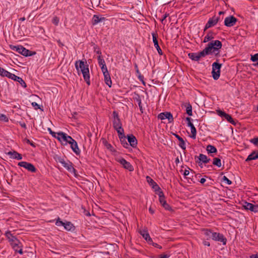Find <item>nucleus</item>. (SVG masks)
Instances as JSON below:
<instances>
[{
    "mask_svg": "<svg viewBox=\"0 0 258 258\" xmlns=\"http://www.w3.org/2000/svg\"><path fill=\"white\" fill-rule=\"evenodd\" d=\"M189 124H190L188 125V126L190 127L191 134V135H190V137L193 139H195L196 137V133H197L196 129L192 123H190Z\"/></svg>",
    "mask_w": 258,
    "mask_h": 258,
    "instance_id": "obj_29",
    "label": "nucleus"
},
{
    "mask_svg": "<svg viewBox=\"0 0 258 258\" xmlns=\"http://www.w3.org/2000/svg\"><path fill=\"white\" fill-rule=\"evenodd\" d=\"M149 210L151 214H153L154 213V210L151 208H150Z\"/></svg>",
    "mask_w": 258,
    "mask_h": 258,
    "instance_id": "obj_63",
    "label": "nucleus"
},
{
    "mask_svg": "<svg viewBox=\"0 0 258 258\" xmlns=\"http://www.w3.org/2000/svg\"><path fill=\"white\" fill-rule=\"evenodd\" d=\"M11 245L12 246L14 250L17 251V248L21 247L22 246L21 245V243L17 239L14 240L13 242H11Z\"/></svg>",
    "mask_w": 258,
    "mask_h": 258,
    "instance_id": "obj_25",
    "label": "nucleus"
},
{
    "mask_svg": "<svg viewBox=\"0 0 258 258\" xmlns=\"http://www.w3.org/2000/svg\"><path fill=\"white\" fill-rule=\"evenodd\" d=\"M158 118L161 120L168 119L169 122H171L173 120L172 114L168 112H165L160 113L158 116Z\"/></svg>",
    "mask_w": 258,
    "mask_h": 258,
    "instance_id": "obj_10",
    "label": "nucleus"
},
{
    "mask_svg": "<svg viewBox=\"0 0 258 258\" xmlns=\"http://www.w3.org/2000/svg\"><path fill=\"white\" fill-rule=\"evenodd\" d=\"M189 174V171L188 170H185L183 174L185 176L188 175Z\"/></svg>",
    "mask_w": 258,
    "mask_h": 258,
    "instance_id": "obj_55",
    "label": "nucleus"
},
{
    "mask_svg": "<svg viewBox=\"0 0 258 258\" xmlns=\"http://www.w3.org/2000/svg\"><path fill=\"white\" fill-rule=\"evenodd\" d=\"M219 18L216 16H214L212 18L210 19L205 26L204 31L215 25L219 21Z\"/></svg>",
    "mask_w": 258,
    "mask_h": 258,
    "instance_id": "obj_12",
    "label": "nucleus"
},
{
    "mask_svg": "<svg viewBox=\"0 0 258 258\" xmlns=\"http://www.w3.org/2000/svg\"><path fill=\"white\" fill-rule=\"evenodd\" d=\"M31 104L32 106L35 108V109H38L40 108L39 105L36 102H32Z\"/></svg>",
    "mask_w": 258,
    "mask_h": 258,
    "instance_id": "obj_52",
    "label": "nucleus"
},
{
    "mask_svg": "<svg viewBox=\"0 0 258 258\" xmlns=\"http://www.w3.org/2000/svg\"><path fill=\"white\" fill-rule=\"evenodd\" d=\"M217 112L219 116L224 117L228 122L232 124L235 125L236 123L235 121L229 114L220 110H217Z\"/></svg>",
    "mask_w": 258,
    "mask_h": 258,
    "instance_id": "obj_7",
    "label": "nucleus"
},
{
    "mask_svg": "<svg viewBox=\"0 0 258 258\" xmlns=\"http://www.w3.org/2000/svg\"><path fill=\"white\" fill-rule=\"evenodd\" d=\"M213 38H214L213 33L212 32H210L208 33L207 35L205 37L203 42L204 43L207 42Z\"/></svg>",
    "mask_w": 258,
    "mask_h": 258,
    "instance_id": "obj_32",
    "label": "nucleus"
},
{
    "mask_svg": "<svg viewBox=\"0 0 258 258\" xmlns=\"http://www.w3.org/2000/svg\"><path fill=\"white\" fill-rule=\"evenodd\" d=\"M190 120H191V118L190 117H187L186 118V120L187 121V125H188L190 124H189L190 123H191Z\"/></svg>",
    "mask_w": 258,
    "mask_h": 258,
    "instance_id": "obj_57",
    "label": "nucleus"
},
{
    "mask_svg": "<svg viewBox=\"0 0 258 258\" xmlns=\"http://www.w3.org/2000/svg\"><path fill=\"white\" fill-rule=\"evenodd\" d=\"M223 181H225L228 185L231 184L232 182L225 176L223 177Z\"/></svg>",
    "mask_w": 258,
    "mask_h": 258,
    "instance_id": "obj_46",
    "label": "nucleus"
},
{
    "mask_svg": "<svg viewBox=\"0 0 258 258\" xmlns=\"http://www.w3.org/2000/svg\"><path fill=\"white\" fill-rule=\"evenodd\" d=\"M204 244L205 245L208 246H209L210 245V243L209 242H208V241H204Z\"/></svg>",
    "mask_w": 258,
    "mask_h": 258,
    "instance_id": "obj_62",
    "label": "nucleus"
},
{
    "mask_svg": "<svg viewBox=\"0 0 258 258\" xmlns=\"http://www.w3.org/2000/svg\"><path fill=\"white\" fill-rule=\"evenodd\" d=\"M148 243L150 244H152L153 246H154L155 247H157V248H161V246H160L159 245H158V244H157L156 243L153 242L152 240V242H149Z\"/></svg>",
    "mask_w": 258,
    "mask_h": 258,
    "instance_id": "obj_50",
    "label": "nucleus"
},
{
    "mask_svg": "<svg viewBox=\"0 0 258 258\" xmlns=\"http://www.w3.org/2000/svg\"><path fill=\"white\" fill-rule=\"evenodd\" d=\"M250 142L253 143L255 146H257L258 147V137L252 139L250 140Z\"/></svg>",
    "mask_w": 258,
    "mask_h": 258,
    "instance_id": "obj_44",
    "label": "nucleus"
},
{
    "mask_svg": "<svg viewBox=\"0 0 258 258\" xmlns=\"http://www.w3.org/2000/svg\"><path fill=\"white\" fill-rule=\"evenodd\" d=\"M186 113L189 116H191L192 115V107H191V105L188 104V105L187 106L186 108Z\"/></svg>",
    "mask_w": 258,
    "mask_h": 258,
    "instance_id": "obj_38",
    "label": "nucleus"
},
{
    "mask_svg": "<svg viewBox=\"0 0 258 258\" xmlns=\"http://www.w3.org/2000/svg\"><path fill=\"white\" fill-rule=\"evenodd\" d=\"M12 73L9 72L3 68L0 67V75L2 77H7L10 78Z\"/></svg>",
    "mask_w": 258,
    "mask_h": 258,
    "instance_id": "obj_28",
    "label": "nucleus"
},
{
    "mask_svg": "<svg viewBox=\"0 0 258 258\" xmlns=\"http://www.w3.org/2000/svg\"><path fill=\"white\" fill-rule=\"evenodd\" d=\"M18 165L21 167L25 168L28 171H31L32 172H35L36 170V168L32 164L27 162H20L18 163Z\"/></svg>",
    "mask_w": 258,
    "mask_h": 258,
    "instance_id": "obj_6",
    "label": "nucleus"
},
{
    "mask_svg": "<svg viewBox=\"0 0 258 258\" xmlns=\"http://www.w3.org/2000/svg\"><path fill=\"white\" fill-rule=\"evenodd\" d=\"M147 181L152 185V187L155 190H159L160 188L159 186L154 181V180L149 176L146 177Z\"/></svg>",
    "mask_w": 258,
    "mask_h": 258,
    "instance_id": "obj_23",
    "label": "nucleus"
},
{
    "mask_svg": "<svg viewBox=\"0 0 258 258\" xmlns=\"http://www.w3.org/2000/svg\"><path fill=\"white\" fill-rule=\"evenodd\" d=\"M258 159V151L253 152L251 153L246 159V161H250L252 160H255Z\"/></svg>",
    "mask_w": 258,
    "mask_h": 258,
    "instance_id": "obj_27",
    "label": "nucleus"
},
{
    "mask_svg": "<svg viewBox=\"0 0 258 258\" xmlns=\"http://www.w3.org/2000/svg\"><path fill=\"white\" fill-rule=\"evenodd\" d=\"M214 232H212L210 230H206L205 231V234L209 236V237L211 238L212 234H213Z\"/></svg>",
    "mask_w": 258,
    "mask_h": 258,
    "instance_id": "obj_51",
    "label": "nucleus"
},
{
    "mask_svg": "<svg viewBox=\"0 0 258 258\" xmlns=\"http://www.w3.org/2000/svg\"><path fill=\"white\" fill-rule=\"evenodd\" d=\"M179 146L183 150H185L186 148L184 140H182L181 142H179Z\"/></svg>",
    "mask_w": 258,
    "mask_h": 258,
    "instance_id": "obj_45",
    "label": "nucleus"
},
{
    "mask_svg": "<svg viewBox=\"0 0 258 258\" xmlns=\"http://www.w3.org/2000/svg\"><path fill=\"white\" fill-rule=\"evenodd\" d=\"M199 159L200 161H202L204 163H207L210 160V159H208L206 155L202 154H200L199 156Z\"/></svg>",
    "mask_w": 258,
    "mask_h": 258,
    "instance_id": "obj_31",
    "label": "nucleus"
},
{
    "mask_svg": "<svg viewBox=\"0 0 258 258\" xmlns=\"http://www.w3.org/2000/svg\"><path fill=\"white\" fill-rule=\"evenodd\" d=\"M213 164L219 167L221 166V160L218 158H215L213 160Z\"/></svg>",
    "mask_w": 258,
    "mask_h": 258,
    "instance_id": "obj_37",
    "label": "nucleus"
},
{
    "mask_svg": "<svg viewBox=\"0 0 258 258\" xmlns=\"http://www.w3.org/2000/svg\"><path fill=\"white\" fill-rule=\"evenodd\" d=\"M104 20H105V18L104 17L100 18L98 16L95 15L93 16V17L92 19V24L96 25L97 23H98Z\"/></svg>",
    "mask_w": 258,
    "mask_h": 258,
    "instance_id": "obj_26",
    "label": "nucleus"
},
{
    "mask_svg": "<svg viewBox=\"0 0 258 258\" xmlns=\"http://www.w3.org/2000/svg\"><path fill=\"white\" fill-rule=\"evenodd\" d=\"M57 137L56 138L60 141L63 140L64 141L65 138H66L67 134L63 132H59L57 133Z\"/></svg>",
    "mask_w": 258,
    "mask_h": 258,
    "instance_id": "obj_35",
    "label": "nucleus"
},
{
    "mask_svg": "<svg viewBox=\"0 0 258 258\" xmlns=\"http://www.w3.org/2000/svg\"><path fill=\"white\" fill-rule=\"evenodd\" d=\"M48 131H49L50 134L51 135H52L53 137L56 138V136H55L56 133H55L52 132L50 128H48Z\"/></svg>",
    "mask_w": 258,
    "mask_h": 258,
    "instance_id": "obj_53",
    "label": "nucleus"
},
{
    "mask_svg": "<svg viewBox=\"0 0 258 258\" xmlns=\"http://www.w3.org/2000/svg\"><path fill=\"white\" fill-rule=\"evenodd\" d=\"M222 47V43L219 40L212 41L210 42L208 46L206 47L202 51L203 54L205 56L213 53H216Z\"/></svg>",
    "mask_w": 258,
    "mask_h": 258,
    "instance_id": "obj_2",
    "label": "nucleus"
},
{
    "mask_svg": "<svg viewBox=\"0 0 258 258\" xmlns=\"http://www.w3.org/2000/svg\"><path fill=\"white\" fill-rule=\"evenodd\" d=\"M188 55L191 59L195 61H198L201 57L205 56L202 51L198 53H189Z\"/></svg>",
    "mask_w": 258,
    "mask_h": 258,
    "instance_id": "obj_15",
    "label": "nucleus"
},
{
    "mask_svg": "<svg viewBox=\"0 0 258 258\" xmlns=\"http://www.w3.org/2000/svg\"><path fill=\"white\" fill-rule=\"evenodd\" d=\"M206 150L209 153H216L217 151L216 148L214 146L210 145L207 146Z\"/></svg>",
    "mask_w": 258,
    "mask_h": 258,
    "instance_id": "obj_34",
    "label": "nucleus"
},
{
    "mask_svg": "<svg viewBox=\"0 0 258 258\" xmlns=\"http://www.w3.org/2000/svg\"><path fill=\"white\" fill-rule=\"evenodd\" d=\"M236 21V18L233 16H230L225 18L224 21V24L227 27H231L235 25Z\"/></svg>",
    "mask_w": 258,
    "mask_h": 258,
    "instance_id": "obj_14",
    "label": "nucleus"
},
{
    "mask_svg": "<svg viewBox=\"0 0 258 258\" xmlns=\"http://www.w3.org/2000/svg\"><path fill=\"white\" fill-rule=\"evenodd\" d=\"M57 161L70 172H74L75 171V168L73 167L72 164L71 162H66L64 159L60 157L58 158Z\"/></svg>",
    "mask_w": 258,
    "mask_h": 258,
    "instance_id": "obj_8",
    "label": "nucleus"
},
{
    "mask_svg": "<svg viewBox=\"0 0 258 258\" xmlns=\"http://www.w3.org/2000/svg\"><path fill=\"white\" fill-rule=\"evenodd\" d=\"M102 142L103 145L107 149L111 151H113V148H112V146L109 143H108L106 140L103 139Z\"/></svg>",
    "mask_w": 258,
    "mask_h": 258,
    "instance_id": "obj_36",
    "label": "nucleus"
},
{
    "mask_svg": "<svg viewBox=\"0 0 258 258\" xmlns=\"http://www.w3.org/2000/svg\"><path fill=\"white\" fill-rule=\"evenodd\" d=\"M153 37V41L155 47L156 48L158 53L160 54H162V50L159 46L158 42L157 40L158 35L156 33H153L152 34Z\"/></svg>",
    "mask_w": 258,
    "mask_h": 258,
    "instance_id": "obj_16",
    "label": "nucleus"
},
{
    "mask_svg": "<svg viewBox=\"0 0 258 258\" xmlns=\"http://www.w3.org/2000/svg\"><path fill=\"white\" fill-rule=\"evenodd\" d=\"M250 258H258V253L255 254H252L250 255Z\"/></svg>",
    "mask_w": 258,
    "mask_h": 258,
    "instance_id": "obj_58",
    "label": "nucleus"
},
{
    "mask_svg": "<svg viewBox=\"0 0 258 258\" xmlns=\"http://www.w3.org/2000/svg\"><path fill=\"white\" fill-rule=\"evenodd\" d=\"M98 63L100 66H102L104 64H105L104 60L103 59V58L100 55H99L98 56Z\"/></svg>",
    "mask_w": 258,
    "mask_h": 258,
    "instance_id": "obj_39",
    "label": "nucleus"
},
{
    "mask_svg": "<svg viewBox=\"0 0 258 258\" xmlns=\"http://www.w3.org/2000/svg\"><path fill=\"white\" fill-rule=\"evenodd\" d=\"M164 209L166 210H168V211H170L171 210V208L170 207V206L168 204H167L166 203L163 205L162 206Z\"/></svg>",
    "mask_w": 258,
    "mask_h": 258,
    "instance_id": "obj_49",
    "label": "nucleus"
},
{
    "mask_svg": "<svg viewBox=\"0 0 258 258\" xmlns=\"http://www.w3.org/2000/svg\"><path fill=\"white\" fill-rule=\"evenodd\" d=\"M64 141L68 143L69 144H70L73 141H74V140L71 136L67 135L66 138H65Z\"/></svg>",
    "mask_w": 258,
    "mask_h": 258,
    "instance_id": "obj_40",
    "label": "nucleus"
},
{
    "mask_svg": "<svg viewBox=\"0 0 258 258\" xmlns=\"http://www.w3.org/2000/svg\"><path fill=\"white\" fill-rule=\"evenodd\" d=\"M75 68L79 72V69L83 74L84 79L88 85H90V74L88 65L83 60H78L75 62Z\"/></svg>",
    "mask_w": 258,
    "mask_h": 258,
    "instance_id": "obj_1",
    "label": "nucleus"
},
{
    "mask_svg": "<svg viewBox=\"0 0 258 258\" xmlns=\"http://www.w3.org/2000/svg\"><path fill=\"white\" fill-rule=\"evenodd\" d=\"M221 64L218 62H214L212 64V76L214 80L219 79L220 75Z\"/></svg>",
    "mask_w": 258,
    "mask_h": 258,
    "instance_id": "obj_4",
    "label": "nucleus"
},
{
    "mask_svg": "<svg viewBox=\"0 0 258 258\" xmlns=\"http://www.w3.org/2000/svg\"><path fill=\"white\" fill-rule=\"evenodd\" d=\"M244 206L245 209L249 210L254 212H258V205H253L252 204L246 202Z\"/></svg>",
    "mask_w": 258,
    "mask_h": 258,
    "instance_id": "obj_17",
    "label": "nucleus"
},
{
    "mask_svg": "<svg viewBox=\"0 0 258 258\" xmlns=\"http://www.w3.org/2000/svg\"><path fill=\"white\" fill-rule=\"evenodd\" d=\"M168 15L167 14H165L163 18L161 19V22L162 23H163V21H164V20L166 18V17H167Z\"/></svg>",
    "mask_w": 258,
    "mask_h": 258,
    "instance_id": "obj_60",
    "label": "nucleus"
},
{
    "mask_svg": "<svg viewBox=\"0 0 258 258\" xmlns=\"http://www.w3.org/2000/svg\"><path fill=\"white\" fill-rule=\"evenodd\" d=\"M101 67V71L103 73V74H106V73H109L108 70H107V67L106 66V64H104L102 66H100Z\"/></svg>",
    "mask_w": 258,
    "mask_h": 258,
    "instance_id": "obj_42",
    "label": "nucleus"
},
{
    "mask_svg": "<svg viewBox=\"0 0 258 258\" xmlns=\"http://www.w3.org/2000/svg\"><path fill=\"white\" fill-rule=\"evenodd\" d=\"M127 140L132 147H135L136 146L137 144V140L133 135L128 136Z\"/></svg>",
    "mask_w": 258,
    "mask_h": 258,
    "instance_id": "obj_22",
    "label": "nucleus"
},
{
    "mask_svg": "<svg viewBox=\"0 0 258 258\" xmlns=\"http://www.w3.org/2000/svg\"><path fill=\"white\" fill-rule=\"evenodd\" d=\"M5 235L10 243L17 239L10 231H7Z\"/></svg>",
    "mask_w": 258,
    "mask_h": 258,
    "instance_id": "obj_30",
    "label": "nucleus"
},
{
    "mask_svg": "<svg viewBox=\"0 0 258 258\" xmlns=\"http://www.w3.org/2000/svg\"><path fill=\"white\" fill-rule=\"evenodd\" d=\"M211 238L214 240L222 242L224 245L226 243V239L225 238L223 235L220 233L214 232L212 234Z\"/></svg>",
    "mask_w": 258,
    "mask_h": 258,
    "instance_id": "obj_9",
    "label": "nucleus"
},
{
    "mask_svg": "<svg viewBox=\"0 0 258 258\" xmlns=\"http://www.w3.org/2000/svg\"><path fill=\"white\" fill-rule=\"evenodd\" d=\"M57 42L58 43L59 46H62L63 45V44L60 42V40H58Z\"/></svg>",
    "mask_w": 258,
    "mask_h": 258,
    "instance_id": "obj_64",
    "label": "nucleus"
},
{
    "mask_svg": "<svg viewBox=\"0 0 258 258\" xmlns=\"http://www.w3.org/2000/svg\"><path fill=\"white\" fill-rule=\"evenodd\" d=\"M10 79L19 82L24 88H26L27 87L26 84L21 78L18 77L13 74L11 76Z\"/></svg>",
    "mask_w": 258,
    "mask_h": 258,
    "instance_id": "obj_19",
    "label": "nucleus"
},
{
    "mask_svg": "<svg viewBox=\"0 0 258 258\" xmlns=\"http://www.w3.org/2000/svg\"><path fill=\"white\" fill-rule=\"evenodd\" d=\"M11 47L13 50H15L25 56H31L35 53V52L32 53L30 50L21 45L11 46Z\"/></svg>",
    "mask_w": 258,
    "mask_h": 258,
    "instance_id": "obj_3",
    "label": "nucleus"
},
{
    "mask_svg": "<svg viewBox=\"0 0 258 258\" xmlns=\"http://www.w3.org/2000/svg\"><path fill=\"white\" fill-rule=\"evenodd\" d=\"M206 181V179L204 178H202L200 180V182L202 184L204 183Z\"/></svg>",
    "mask_w": 258,
    "mask_h": 258,
    "instance_id": "obj_59",
    "label": "nucleus"
},
{
    "mask_svg": "<svg viewBox=\"0 0 258 258\" xmlns=\"http://www.w3.org/2000/svg\"><path fill=\"white\" fill-rule=\"evenodd\" d=\"M52 23L55 25H57L58 23H59V19L57 17H55L53 18L52 19Z\"/></svg>",
    "mask_w": 258,
    "mask_h": 258,
    "instance_id": "obj_48",
    "label": "nucleus"
},
{
    "mask_svg": "<svg viewBox=\"0 0 258 258\" xmlns=\"http://www.w3.org/2000/svg\"><path fill=\"white\" fill-rule=\"evenodd\" d=\"M55 224L57 226H63L68 231H70L73 228V225L71 222L68 221L62 222L59 219L56 221Z\"/></svg>",
    "mask_w": 258,
    "mask_h": 258,
    "instance_id": "obj_5",
    "label": "nucleus"
},
{
    "mask_svg": "<svg viewBox=\"0 0 258 258\" xmlns=\"http://www.w3.org/2000/svg\"><path fill=\"white\" fill-rule=\"evenodd\" d=\"M8 155H10V158L13 159H16L18 160H21L22 159V155L15 151L9 152L8 153Z\"/></svg>",
    "mask_w": 258,
    "mask_h": 258,
    "instance_id": "obj_20",
    "label": "nucleus"
},
{
    "mask_svg": "<svg viewBox=\"0 0 258 258\" xmlns=\"http://www.w3.org/2000/svg\"><path fill=\"white\" fill-rule=\"evenodd\" d=\"M115 129L117 131V133L119 135H123V130L121 126H120V128H115Z\"/></svg>",
    "mask_w": 258,
    "mask_h": 258,
    "instance_id": "obj_47",
    "label": "nucleus"
},
{
    "mask_svg": "<svg viewBox=\"0 0 258 258\" xmlns=\"http://www.w3.org/2000/svg\"><path fill=\"white\" fill-rule=\"evenodd\" d=\"M176 137L178 139L179 142H181L182 140H183V139L179 137L178 135H176Z\"/></svg>",
    "mask_w": 258,
    "mask_h": 258,
    "instance_id": "obj_61",
    "label": "nucleus"
},
{
    "mask_svg": "<svg viewBox=\"0 0 258 258\" xmlns=\"http://www.w3.org/2000/svg\"><path fill=\"white\" fill-rule=\"evenodd\" d=\"M113 124L114 128H120L121 126V123L119 118L118 113L116 111L113 112Z\"/></svg>",
    "mask_w": 258,
    "mask_h": 258,
    "instance_id": "obj_11",
    "label": "nucleus"
},
{
    "mask_svg": "<svg viewBox=\"0 0 258 258\" xmlns=\"http://www.w3.org/2000/svg\"><path fill=\"white\" fill-rule=\"evenodd\" d=\"M25 141L26 142V143L30 144L31 146H34V144L32 143H31L29 140L25 139Z\"/></svg>",
    "mask_w": 258,
    "mask_h": 258,
    "instance_id": "obj_56",
    "label": "nucleus"
},
{
    "mask_svg": "<svg viewBox=\"0 0 258 258\" xmlns=\"http://www.w3.org/2000/svg\"><path fill=\"white\" fill-rule=\"evenodd\" d=\"M158 194L159 197V202L162 206H163L166 203V201L165 200L163 193L162 191H159Z\"/></svg>",
    "mask_w": 258,
    "mask_h": 258,
    "instance_id": "obj_33",
    "label": "nucleus"
},
{
    "mask_svg": "<svg viewBox=\"0 0 258 258\" xmlns=\"http://www.w3.org/2000/svg\"><path fill=\"white\" fill-rule=\"evenodd\" d=\"M117 161L120 163L124 168L130 171H132L134 170L133 166L130 164V163L126 161L124 159H118Z\"/></svg>",
    "mask_w": 258,
    "mask_h": 258,
    "instance_id": "obj_13",
    "label": "nucleus"
},
{
    "mask_svg": "<svg viewBox=\"0 0 258 258\" xmlns=\"http://www.w3.org/2000/svg\"><path fill=\"white\" fill-rule=\"evenodd\" d=\"M0 120H3L5 121H8V117L4 114H0Z\"/></svg>",
    "mask_w": 258,
    "mask_h": 258,
    "instance_id": "obj_43",
    "label": "nucleus"
},
{
    "mask_svg": "<svg viewBox=\"0 0 258 258\" xmlns=\"http://www.w3.org/2000/svg\"><path fill=\"white\" fill-rule=\"evenodd\" d=\"M250 59L253 62L257 61L258 60V53H256L253 55H251Z\"/></svg>",
    "mask_w": 258,
    "mask_h": 258,
    "instance_id": "obj_41",
    "label": "nucleus"
},
{
    "mask_svg": "<svg viewBox=\"0 0 258 258\" xmlns=\"http://www.w3.org/2000/svg\"><path fill=\"white\" fill-rule=\"evenodd\" d=\"M140 234L143 236V237L148 242H152V239L150 237L149 234L147 231V230L145 228L140 230L139 231Z\"/></svg>",
    "mask_w": 258,
    "mask_h": 258,
    "instance_id": "obj_18",
    "label": "nucleus"
},
{
    "mask_svg": "<svg viewBox=\"0 0 258 258\" xmlns=\"http://www.w3.org/2000/svg\"><path fill=\"white\" fill-rule=\"evenodd\" d=\"M104 81L107 85H108L109 87H111L112 82L110 78V75L109 73H106V74H104Z\"/></svg>",
    "mask_w": 258,
    "mask_h": 258,
    "instance_id": "obj_24",
    "label": "nucleus"
},
{
    "mask_svg": "<svg viewBox=\"0 0 258 258\" xmlns=\"http://www.w3.org/2000/svg\"><path fill=\"white\" fill-rule=\"evenodd\" d=\"M16 252H18L20 254H23V250H22V247L17 248V251Z\"/></svg>",
    "mask_w": 258,
    "mask_h": 258,
    "instance_id": "obj_54",
    "label": "nucleus"
},
{
    "mask_svg": "<svg viewBox=\"0 0 258 258\" xmlns=\"http://www.w3.org/2000/svg\"><path fill=\"white\" fill-rule=\"evenodd\" d=\"M71 146V148L73 150V151L77 154L79 155L80 153V150H79L77 143L75 140L74 141H73L71 142V143L70 144Z\"/></svg>",
    "mask_w": 258,
    "mask_h": 258,
    "instance_id": "obj_21",
    "label": "nucleus"
}]
</instances>
